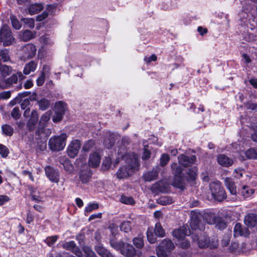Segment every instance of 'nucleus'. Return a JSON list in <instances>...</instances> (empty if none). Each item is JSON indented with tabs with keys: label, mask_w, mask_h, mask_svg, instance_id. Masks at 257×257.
<instances>
[{
	"label": "nucleus",
	"mask_w": 257,
	"mask_h": 257,
	"mask_svg": "<svg viewBox=\"0 0 257 257\" xmlns=\"http://www.w3.org/2000/svg\"><path fill=\"white\" fill-rule=\"evenodd\" d=\"M171 168L173 170L174 176H183L182 169L180 166H178L177 163H172Z\"/></svg>",
	"instance_id": "obj_42"
},
{
	"label": "nucleus",
	"mask_w": 257,
	"mask_h": 257,
	"mask_svg": "<svg viewBox=\"0 0 257 257\" xmlns=\"http://www.w3.org/2000/svg\"><path fill=\"white\" fill-rule=\"evenodd\" d=\"M45 77L46 76L41 73L40 77H38L37 79V84L38 86H40L44 84L45 80Z\"/></svg>",
	"instance_id": "obj_60"
},
{
	"label": "nucleus",
	"mask_w": 257,
	"mask_h": 257,
	"mask_svg": "<svg viewBox=\"0 0 257 257\" xmlns=\"http://www.w3.org/2000/svg\"><path fill=\"white\" fill-rule=\"evenodd\" d=\"M11 115L14 118L16 119L20 118L21 113L19 107H15L13 108L11 112Z\"/></svg>",
	"instance_id": "obj_54"
},
{
	"label": "nucleus",
	"mask_w": 257,
	"mask_h": 257,
	"mask_svg": "<svg viewBox=\"0 0 257 257\" xmlns=\"http://www.w3.org/2000/svg\"><path fill=\"white\" fill-rule=\"evenodd\" d=\"M48 16L47 12H44L42 14L39 15L36 17V21L38 22H41L46 19Z\"/></svg>",
	"instance_id": "obj_62"
},
{
	"label": "nucleus",
	"mask_w": 257,
	"mask_h": 257,
	"mask_svg": "<svg viewBox=\"0 0 257 257\" xmlns=\"http://www.w3.org/2000/svg\"><path fill=\"white\" fill-rule=\"evenodd\" d=\"M10 60L9 51L8 49H5L0 51V61L6 62Z\"/></svg>",
	"instance_id": "obj_40"
},
{
	"label": "nucleus",
	"mask_w": 257,
	"mask_h": 257,
	"mask_svg": "<svg viewBox=\"0 0 257 257\" xmlns=\"http://www.w3.org/2000/svg\"><path fill=\"white\" fill-rule=\"evenodd\" d=\"M3 134L7 136H12L14 133L13 127L9 124H4L2 126Z\"/></svg>",
	"instance_id": "obj_36"
},
{
	"label": "nucleus",
	"mask_w": 257,
	"mask_h": 257,
	"mask_svg": "<svg viewBox=\"0 0 257 257\" xmlns=\"http://www.w3.org/2000/svg\"><path fill=\"white\" fill-rule=\"evenodd\" d=\"M197 168L196 167H193L189 169L187 172V180L189 181H193L196 179L197 176Z\"/></svg>",
	"instance_id": "obj_33"
},
{
	"label": "nucleus",
	"mask_w": 257,
	"mask_h": 257,
	"mask_svg": "<svg viewBox=\"0 0 257 257\" xmlns=\"http://www.w3.org/2000/svg\"><path fill=\"white\" fill-rule=\"evenodd\" d=\"M120 201L121 203L126 204L133 205L135 204V201L132 197L126 196L125 195L121 196Z\"/></svg>",
	"instance_id": "obj_48"
},
{
	"label": "nucleus",
	"mask_w": 257,
	"mask_h": 257,
	"mask_svg": "<svg viewBox=\"0 0 257 257\" xmlns=\"http://www.w3.org/2000/svg\"><path fill=\"white\" fill-rule=\"evenodd\" d=\"M170 160V157L167 154H163L162 155L160 158V163L161 166L163 167L166 165L169 161Z\"/></svg>",
	"instance_id": "obj_50"
},
{
	"label": "nucleus",
	"mask_w": 257,
	"mask_h": 257,
	"mask_svg": "<svg viewBox=\"0 0 257 257\" xmlns=\"http://www.w3.org/2000/svg\"><path fill=\"white\" fill-rule=\"evenodd\" d=\"M91 177V173L89 170L82 171L80 172L79 178L82 183H87Z\"/></svg>",
	"instance_id": "obj_32"
},
{
	"label": "nucleus",
	"mask_w": 257,
	"mask_h": 257,
	"mask_svg": "<svg viewBox=\"0 0 257 257\" xmlns=\"http://www.w3.org/2000/svg\"><path fill=\"white\" fill-rule=\"evenodd\" d=\"M44 9L42 3H35L31 4L28 7V13L31 15H35L40 12Z\"/></svg>",
	"instance_id": "obj_24"
},
{
	"label": "nucleus",
	"mask_w": 257,
	"mask_h": 257,
	"mask_svg": "<svg viewBox=\"0 0 257 257\" xmlns=\"http://www.w3.org/2000/svg\"><path fill=\"white\" fill-rule=\"evenodd\" d=\"M249 127L252 140L257 143V125L251 124Z\"/></svg>",
	"instance_id": "obj_46"
},
{
	"label": "nucleus",
	"mask_w": 257,
	"mask_h": 257,
	"mask_svg": "<svg viewBox=\"0 0 257 257\" xmlns=\"http://www.w3.org/2000/svg\"><path fill=\"white\" fill-rule=\"evenodd\" d=\"M120 253L126 257H134L136 254V250L132 245L124 243Z\"/></svg>",
	"instance_id": "obj_17"
},
{
	"label": "nucleus",
	"mask_w": 257,
	"mask_h": 257,
	"mask_svg": "<svg viewBox=\"0 0 257 257\" xmlns=\"http://www.w3.org/2000/svg\"><path fill=\"white\" fill-rule=\"evenodd\" d=\"M124 243V242L121 241H116L112 239L110 240L111 246L117 250H120V251L121 250Z\"/></svg>",
	"instance_id": "obj_44"
},
{
	"label": "nucleus",
	"mask_w": 257,
	"mask_h": 257,
	"mask_svg": "<svg viewBox=\"0 0 257 257\" xmlns=\"http://www.w3.org/2000/svg\"><path fill=\"white\" fill-rule=\"evenodd\" d=\"M38 104L40 109L45 110L49 107L50 101L46 98H42L38 101Z\"/></svg>",
	"instance_id": "obj_41"
},
{
	"label": "nucleus",
	"mask_w": 257,
	"mask_h": 257,
	"mask_svg": "<svg viewBox=\"0 0 257 257\" xmlns=\"http://www.w3.org/2000/svg\"><path fill=\"white\" fill-rule=\"evenodd\" d=\"M64 113L55 111V114L53 117V121L57 122L62 120Z\"/></svg>",
	"instance_id": "obj_56"
},
{
	"label": "nucleus",
	"mask_w": 257,
	"mask_h": 257,
	"mask_svg": "<svg viewBox=\"0 0 257 257\" xmlns=\"http://www.w3.org/2000/svg\"><path fill=\"white\" fill-rule=\"evenodd\" d=\"M98 208V204L97 203H89L85 208V211L90 212Z\"/></svg>",
	"instance_id": "obj_55"
},
{
	"label": "nucleus",
	"mask_w": 257,
	"mask_h": 257,
	"mask_svg": "<svg viewBox=\"0 0 257 257\" xmlns=\"http://www.w3.org/2000/svg\"><path fill=\"white\" fill-rule=\"evenodd\" d=\"M38 120V114L36 110H33L31 112L30 118L28 121L27 126L30 131H33L35 128Z\"/></svg>",
	"instance_id": "obj_18"
},
{
	"label": "nucleus",
	"mask_w": 257,
	"mask_h": 257,
	"mask_svg": "<svg viewBox=\"0 0 257 257\" xmlns=\"http://www.w3.org/2000/svg\"><path fill=\"white\" fill-rule=\"evenodd\" d=\"M21 20L25 27L33 29L35 26V21L33 18H22Z\"/></svg>",
	"instance_id": "obj_43"
},
{
	"label": "nucleus",
	"mask_w": 257,
	"mask_h": 257,
	"mask_svg": "<svg viewBox=\"0 0 257 257\" xmlns=\"http://www.w3.org/2000/svg\"><path fill=\"white\" fill-rule=\"evenodd\" d=\"M174 248L173 242L169 239H164L157 247V254L158 257H166L168 252Z\"/></svg>",
	"instance_id": "obj_5"
},
{
	"label": "nucleus",
	"mask_w": 257,
	"mask_h": 257,
	"mask_svg": "<svg viewBox=\"0 0 257 257\" xmlns=\"http://www.w3.org/2000/svg\"><path fill=\"white\" fill-rule=\"evenodd\" d=\"M58 236L57 235L47 237L45 240V242L49 246H51L57 240Z\"/></svg>",
	"instance_id": "obj_52"
},
{
	"label": "nucleus",
	"mask_w": 257,
	"mask_h": 257,
	"mask_svg": "<svg viewBox=\"0 0 257 257\" xmlns=\"http://www.w3.org/2000/svg\"><path fill=\"white\" fill-rule=\"evenodd\" d=\"M151 153L146 148L144 149L142 158L143 160H147L150 157Z\"/></svg>",
	"instance_id": "obj_61"
},
{
	"label": "nucleus",
	"mask_w": 257,
	"mask_h": 257,
	"mask_svg": "<svg viewBox=\"0 0 257 257\" xmlns=\"http://www.w3.org/2000/svg\"><path fill=\"white\" fill-rule=\"evenodd\" d=\"M81 143L78 140L72 141L67 148L68 155L72 158H75L80 148Z\"/></svg>",
	"instance_id": "obj_11"
},
{
	"label": "nucleus",
	"mask_w": 257,
	"mask_h": 257,
	"mask_svg": "<svg viewBox=\"0 0 257 257\" xmlns=\"http://www.w3.org/2000/svg\"><path fill=\"white\" fill-rule=\"evenodd\" d=\"M159 174V169L154 168L151 171L146 173L144 174L143 177L146 181L151 182L156 180Z\"/></svg>",
	"instance_id": "obj_22"
},
{
	"label": "nucleus",
	"mask_w": 257,
	"mask_h": 257,
	"mask_svg": "<svg viewBox=\"0 0 257 257\" xmlns=\"http://www.w3.org/2000/svg\"><path fill=\"white\" fill-rule=\"evenodd\" d=\"M100 162V157L97 153H93L90 154L88 161L89 166L92 168L98 167Z\"/></svg>",
	"instance_id": "obj_21"
},
{
	"label": "nucleus",
	"mask_w": 257,
	"mask_h": 257,
	"mask_svg": "<svg viewBox=\"0 0 257 257\" xmlns=\"http://www.w3.org/2000/svg\"><path fill=\"white\" fill-rule=\"evenodd\" d=\"M10 200V198L7 195H0V206L3 205Z\"/></svg>",
	"instance_id": "obj_63"
},
{
	"label": "nucleus",
	"mask_w": 257,
	"mask_h": 257,
	"mask_svg": "<svg viewBox=\"0 0 257 257\" xmlns=\"http://www.w3.org/2000/svg\"><path fill=\"white\" fill-rule=\"evenodd\" d=\"M13 72L11 66L4 64L0 62V76L5 78L9 76Z\"/></svg>",
	"instance_id": "obj_25"
},
{
	"label": "nucleus",
	"mask_w": 257,
	"mask_h": 257,
	"mask_svg": "<svg viewBox=\"0 0 257 257\" xmlns=\"http://www.w3.org/2000/svg\"><path fill=\"white\" fill-rule=\"evenodd\" d=\"M211 193L213 198L218 201H221L226 197L223 188L219 182H214L209 185Z\"/></svg>",
	"instance_id": "obj_4"
},
{
	"label": "nucleus",
	"mask_w": 257,
	"mask_h": 257,
	"mask_svg": "<svg viewBox=\"0 0 257 257\" xmlns=\"http://www.w3.org/2000/svg\"><path fill=\"white\" fill-rule=\"evenodd\" d=\"M25 78V77L21 72H18L16 74H13L8 78L0 81V86L4 88H8L14 84H16L18 82V79L21 81Z\"/></svg>",
	"instance_id": "obj_7"
},
{
	"label": "nucleus",
	"mask_w": 257,
	"mask_h": 257,
	"mask_svg": "<svg viewBox=\"0 0 257 257\" xmlns=\"http://www.w3.org/2000/svg\"><path fill=\"white\" fill-rule=\"evenodd\" d=\"M50 115L51 112L50 111H47L41 116L38 128L39 133L43 132V130L47 126L50 119Z\"/></svg>",
	"instance_id": "obj_19"
},
{
	"label": "nucleus",
	"mask_w": 257,
	"mask_h": 257,
	"mask_svg": "<svg viewBox=\"0 0 257 257\" xmlns=\"http://www.w3.org/2000/svg\"><path fill=\"white\" fill-rule=\"evenodd\" d=\"M115 136L113 133L106 132L104 135L103 144L107 149H110L113 146L115 142Z\"/></svg>",
	"instance_id": "obj_14"
},
{
	"label": "nucleus",
	"mask_w": 257,
	"mask_h": 257,
	"mask_svg": "<svg viewBox=\"0 0 257 257\" xmlns=\"http://www.w3.org/2000/svg\"><path fill=\"white\" fill-rule=\"evenodd\" d=\"M131 223L130 221H124L120 225V228L121 231L124 232H128L131 230Z\"/></svg>",
	"instance_id": "obj_49"
},
{
	"label": "nucleus",
	"mask_w": 257,
	"mask_h": 257,
	"mask_svg": "<svg viewBox=\"0 0 257 257\" xmlns=\"http://www.w3.org/2000/svg\"><path fill=\"white\" fill-rule=\"evenodd\" d=\"M67 135L63 133L58 136L51 137L49 140V146L53 151H59L64 149L66 145Z\"/></svg>",
	"instance_id": "obj_2"
},
{
	"label": "nucleus",
	"mask_w": 257,
	"mask_h": 257,
	"mask_svg": "<svg viewBox=\"0 0 257 257\" xmlns=\"http://www.w3.org/2000/svg\"><path fill=\"white\" fill-rule=\"evenodd\" d=\"M45 171L47 177L51 182L56 183L59 182L60 174L58 169L47 166L45 168Z\"/></svg>",
	"instance_id": "obj_9"
},
{
	"label": "nucleus",
	"mask_w": 257,
	"mask_h": 257,
	"mask_svg": "<svg viewBox=\"0 0 257 257\" xmlns=\"http://www.w3.org/2000/svg\"><path fill=\"white\" fill-rule=\"evenodd\" d=\"M83 251L86 256L89 257H97L94 252L88 246H84L83 247Z\"/></svg>",
	"instance_id": "obj_51"
},
{
	"label": "nucleus",
	"mask_w": 257,
	"mask_h": 257,
	"mask_svg": "<svg viewBox=\"0 0 257 257\" xmlns=\"http://www.w3.org/2000/svg\"><path fill=\"white\" fill-rule=\"evenodd\" d=\"M62 246L64 248L72 251L77 256L80 257L82 255V251L74 241L65 242L63 243Z\"/></svg>",
	"instance_id": "obj_12"
},
{
	"label": "nucleus",
	"mask_w": 257,
	"mask_h": 257,
	"mask_svg": "<svg viewBox=\"0 0 257 257\" xmlns=\"http://www.w3.org/2000/svg\"><path fill=\"white\" fill-rule=\"evenodd\" d=\"M249 234L248 229L245 227H243L239 223H237L234 227L233 235L235 237L244 236H248Z\"/></svg>",
	"instance_id": "obj_16"
},
{
	"label": "nucleus",
	"mask_w": 257,
	"mask_h": 257,
	"mask_svg": "<svg viewBox=\"0 0 257 257\" xmlns=\"http://www.w3.org/2000/svg\"><path fill=\"white\" fill-rule=\"evenodd\" d=\"M173 185L177 188L183 189L185 183L183 176H174Z\"/></svg>",
	"instance_id": "obj_31"
},
{
	"label": "nucleus",
	"mask_w": 257,
	"mask_h": 257,
	"mask_svg": "<svg viewBox=\"0 0 257 257\" xmlns=\"http://www.w3.org/2000/svg\"><path fill=\"white\" fill-rule=\"evenodd\" d=\"M10 20L11 21L12 25L13 27L16 30H20L22 27V24L18 20L17 17L13 15H10Z\"/></svg>",
	"instance_id": "obj_38"
},
{
	"label": "nucleus",
	"mask_w": 257,
	"mask_h": 257,
	"mask_svg": "<svg viewBox=\"0 0 257 257\" xmlns=\"http://www.w3.org/2000/svg\"><path fill=\"white\" fill-rule=\"evenodd\" d=\"M156 234H154V229L153 227H149L147 232V237L148 241L150 243H154L156 241Z\"/></svg>",
	"instance_id": "obj_34"
},
{
	"label": "nucleus",
	"mask_w": 257,
	"mask_h": 257,
	"mask_svg": "<svg viewBox=\"0 0 257 257\" xmlns=\"http://www.w3.org/2000/svg\"><path fill=\"white\" fill-rule=\"evenodd\" d=\"M66 110V104L62 101H58L55 104V111L64 113Z\"/></svg>",
	"instance_id": "obj_35"
},
{
	"label": "nucleus",
	"mask_w": 257,
	"mask_h": 257,
	"mask_svg": "<svg viewBox=\"0 0 257 257\" xmlns=\"http://www.w3.org/2000/svg\"><path fill=\"white\" fill-rule=\"evenodd\" d=\"M133 243L137 248H142L144 245L143 236L139 235L135 237L133 239Z\"/></svg>",
	"instance_id": "obj_37"
},
{
	"label": "nucleus",
	"mask_w": 257,
	"mask_h": 257,
	"mask_svg": "<svg viewBox=\"0 0 257 257\" xmlns=\"http://www.w3.org/2000/svg\"><path fill=\"white\" fill-rule=\"evenodd\" d=\"M20 39L24 42L29 41L36 36V32L29 30H23L19 34Z\"/></svg>",
	"instance_id": "obj_15"
},
{
	"label": "nucleus",
	"mask_w": 257,
	"mask_h": 257,
	"mask_svg": "<svg viewBox=\"0 0 257 257\" xmlns=\"http://www.w3.org/2000/svg\"><path fill=\"white\" fill-rule=\"evenodd\" d=\"M253 192L252 189H249L247 187L244 186L242 188V193L245 197H248L250 194H253Z\"/></svg>",
	"instance_id": "obj_58"
},
{
	"label": "nucleus",
	"mask_w": 257,
	"mask_h": 257,
	"mask_svg": "<svg viewBox=\"0 0 257 257\" xmlns=\"http://www.w3.org/2000/svg\"><path fill=\"white\" fill-rule=\"evenodd\" d=\"M37 67V63L34 61H31L26 64L23 70V73L25 75H28L31 72H34Z\"/></svg>",
	"instance_id": "obj_29"
},
{
	"label": "nucleus",
	"mask_w": 257,
	"mask_h": 257,
	"mask_svg": "<svg viewBox=\"0 0 257 257\" xmlns=\"http://www.w3.org/2000/svg\"><path fill=\"white\" fill-rule=\"evenodd\" d=\"M36 51V48L33 44H28L25 45L22 49L21 59L26 60L33 58L35 55Z\"/></svg>",
	"instance_id": "obj_8"
},
{
	"label": "nucleus",
	"mask_w": 257,
	"mask_h": 257,
	"mask_svg": "<svg viewBox=\"0 0 257 257\" xmlns=\"http://www.w3.org/2000/svg\"><path fill=\"white\" fill-rule=\"evenodd\" d=\"M191 234V231L188 229L187 226H183L178 229L174 230L173 232V235L178 240H180L186 236H189Z\"/></svg>",
	"instance_id": "obj_13"
},
{
	"label": "nucleus",
	"mask_w": 257,
	"mask_h": 257,
	"mask_svg": "<svg viewBox=\"0 0 257 257\" xmlns=\"http://www.w3.org/2000/svg\"><path fill=\"white\" fill-rule=\"evenodd\" d=\"M180 241V242L179 243V244L182 248H187L189 247L190 243L185 239V238L182 239Z\"/></svg>",
	"instance_id": "obj_59"
},
{
	"label": "nucleus",
	"mask_w": 257,
	"mask_h": 257,
	"mask_svg": "<svg viewBox=\"0 0 257 257\" xmlns=\"http://www.w3.org/2000/svg\"><path fill=\"white\" fill-rule=\"evenodd\" d=\"M211 220L208 221V223L209 224H214L216 222V227L220 229L223 230L226 227V222L220 218H216L214 214L211 215Z\"/></svg>",
	"instance_id": "obj_23"
},
{
	"label": "nucleus",
	"mask_w": 257,
	"mask_h": 257,
	"mask_svg": "<svg viewBox=\"0 0 257 257\" xmlns=\"http://www.w3.org/2000/svg\"><path fill=\"white\" fill-rule=\"evenodd\" d=\"M217 162L219 165L225 167L230 166L233 163L232 159L224 154H220L218 156Z\"/></svg>",
	"instance_id": "obj_20"
},
{
	"label": "nucleus",
	"mask_w": 257,
	"mask_h": 257,
	"mask_svg": "<svg viewBox=\"0 0 257 257\" xmlns=\"http://www.w3.org/2000/svg\"><path fill=\"white\" fill-rule=\"evenodd\" d=\"M179 165L184 167H188L194 164L196 161L195 155L187 156L181 155L178 158Z\"/></svg>",
	"instance_id": "obj_10"
},
{
	"label": "nucleus",
	"mask_w": 257,
	"mask_h": 257,
	"mask_svg": "<svg viewBox=\"0 0 257 257\" xmlns=\"http://www.w3.org/2000/svg\"><path fill=\"white\" fill-rule=\"evenodd\" d=\"M230 239V236L229 234H225L221 240V245L223 246H226L228 245Z\"/></svg>",
	"instance_id": "obj_57"
},
{
	"label": "nucleus",
	"mask_w": 257,
	"mask_h": 257,
	"mask_svg": "<svg viewBox=\"0 0 257 257\" xmlns=\"http://www.w3.org/2000/svg\"><path fill=\"white\" fill-rule=\"evenodd\" d=\"M9 154L8 149L3 145L0 144V155L3 158H6Z\"/></svg>",
	"instance_id": "obj_53"
},
{
	"label": "nucleus",
	"mask_w": 257,
	"mask_h": 257,
	"mask_svg": "<svg viewBox=\"0 0 257 257\" xmlns=\"http://www.w3.org/2000/svg\"><path fill=\"white\" fill-rule=\"evenodd\" d=\"M158 202L162 205L170 204L173 203L172 198L169 196L161 197L158 200Z\"/></svg>",
	"instance_id": "obj_47"
},
{
	"label": "nucleus",
	"mask_w": 257,
	"mask_h": 257,
	"mask_svg": "<svg viewBox=\"0 0 257 257\" xmlns=\"http://www.w3.org/2000/svg\"><path fill=\"white\" fill-rule=\"evenodd\" d=\"M95 250L101 257H114L109 251L100 245L95 246Z\"/></svg>",
	"instance_id": "obj_30"
},
{
	"label": "nucleus",
	"mask_w": 257,
	"mask_h": 257,
	"mask_svg": "<svg viewBox=\"0 0 257 257\" xmlns=\"http://www.w3.org/2000/svg\"><path fill=\"white\" fill-rule=\"evenodd\" d=\"M124 158L126 165L120 167L116 173V176L119 179L131 176L134 171L139 169V163L136 155L124 156Z\"/></svg>",
	"instance_id": "obj_1"
},
{
	"label": "nucleus",
	"mask_w": 257,
	"mask_h": 257,
	"mask_svg": "<svg viewBox=\"0 0 257 257\" xmlns=\"http://www.w3.org/2000/svg\"><path fill=\"white\" fill-rule=\"evenodd\" d=\"M157 56L154 55V54H153L151 56H150V57H145L144 58V61L147 63H149L150 62H151L152 61H155L157 60Z\"/></svg>",
	"instance_id": "obj_64"
},
{
	"label": "nucleus",
	"mask_w": 257,
	"mask_h": 257,
	"mask_svg": "<svg viewBox=\"0 0 257 257\" xmlns=\"http://www.w3.org/2000/svg\"><path fill=\"white\" fill-rule=\"evenodd\" d=\"M199 215L192 212L190 226L192 230H196L199 227L200 224Z\"/></svg>",
	"instance_id": "obj_26"
},
{
	"label": "nucleus",
	"mask_w": 257,
	"mask_h": 257,
	"mask_svg": "<svg viewBox=\"0 0 257 257\" xmlns=\"http://www.w3.org/2000/svg\"><path fill=\"white\" fill-rule=\"evenodd\" d=\"M194 241H196L198 246L200 248L209 247L210 248H214L217 247L218 242L215 239L210 240L208 236L204 235H195L192 236Z\"/></svg>",
	"instance_id": "obj_3"
},
{
	"label": "nucleus",
	"mask_w": 257,
	"mask_h": 257,
	"mask_svg": "<svg viewBox=\"0 0 257 257\" xmlns=\"http://www.w3.org/2000/svg\"><path fill=\"white\" fill-rule=\"evenodd\" d=\"M245 155L248 159H257V149L250 148L245 152Z\"/></svg>",
	"instance_id": "obj_45"
},
{
	"label": "nucleus",
	"mask_w": 257,
	"mask_h": 257,
	"mask_svg": "<svg viewBox=\"0 0 257 257\" xmlns=\"http://www.w3.org/2000/svg\"><path fill=\"white\" fill-rule=\"evenodd\" d=\"M15 38L9 26L4 25L0 30V42L5 46H10L14 41Z\"/></svg>",
	"instance_id": "obj_6"
},
{
	"label": "nucleus",
	"mask_w": 257,
	"mask_h": 257,
	"mask_svg": "<svg viewBox=\"0 0 257 257\" xmlns=\"http://www.w3.org/2000/svg\"><path fill=\"white\" fill-rule=\"evenodd\" d=\"M257 221L256 215L254 214H249L244 218V223L248 227H252L255 225Z\"/></svg>",
	"instance_id": "obj_28"
},
{
	"label": "nucleus",
	"mask_w": 257,
	"mask_h": 257,
	"mask_svg": "<svg viewBox=\"0 0 257 257\" xmlns=\"http://www.w3.org/2000/svg\"><path fill=\"white\" fill-rule=\"evenodd\" d=\"M156 236L159 237H163L165 235V230L162 228L161 224L160 222L156 223L155 225V228L154 229Z\"/></svg>",
	"instance_id": "obj_39"
},
{
	"label": "nucleus",
	"mask_w": 257,
	"mask_h": 257,
	"mask_svg": "<svg viewBox=\"0 0 257 257\" xmlns=\"http://www.w3.org/2000/svg\"><path fill=\"white\" fill-rule=\"evenodd\" d=\"M224 183L230 194L232 195H235L236 193V189L235 183L232 179L230 178L227 177L224 180Z\"/></svg>",
	"instance_id": "obj_27"
}]
</instances>
